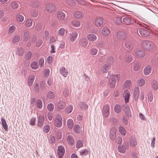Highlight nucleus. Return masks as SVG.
Here are the masks:
<instances>
[{
  "label": "nucleus",
  "instance_id": "56",
  "mask_svg": "<svg viewBox=\"0 0 158 158\" xmlns=\"http://www.w3.org/2000/svg\"><path fill=\"white\" fill-rule=\"evenodd\" d=\"M16 27L14 26H12L10 27L9 29L8 33L9 34H12L13 33L16 29Z\"/></svg>",
  "mask_w": 158,
  "mask_h": 158
},
{
  "label": "nucleus",
  "instance_id": "22",
  "mask_svg": "<svg viewBox=\"0 0 158 158\" xmlns=\"http://www.w3.org/2000/svg\"><path fill=\"white\" fill-rule=\"evenodd\" d=\"M88 41L86 38L81 39L79 42V44L83 47H85L88 44Z\"/></svg>",
  "mask_w": 158,
  "mask_h": 158
},
{
  "label": "nucleus",
  "instance_id": "15",
  "mask_svg": "<svg viewBox=\"0 0 158 158\" xmlns=\"http://www.w3.org/2000/svg\"><path fill=\"white\" fill-rule=\"evenodd\" d=\"M110 64H104L101 67L100 70L102 73H105L110 69Z\"/></svg>",
  "mask_w": 158,
  "mask_h": 158
},
{
  "label": "nucleus",
  "instance_id": "64",
  "mask_svg": "<svg viewBox=\"0 0 158 158\" xmlns=\"http://www.w3.org/2000/svg\"><path fill=\"white\" fill-rule=\"evenodd\" d=\"M37 106L38 108L41 109L42 107V101L40 100H39L37 102Z\"/></svg>",
  "mask_w": 158,
  "mask_h": 158
},
{
  "label": "nucleus",
  "instance_id": "46",
  "mask_svg": "<svg viewBox=\"0 0 158 158\" xmlns=\"http://www.w3.org/2000/svg\"><path fill=\"white\" fill-rule=\"evenodd\" d=\"M98 51V50L97 49L94 48H93L90 49L89 52L90 55L94 56L97 54Z\"/></svg>",
  "mask_w": 158,
  "mask_h": 158
},
{
  "label": "nucleus",
  "instance_id": "51",
  "mask_svg": "<svg viewBox=\"0 0 158 158\" xmlns=\"http://www.w3.org/2000/svg\"><path fill=\"white\" fill-rule=\"evenodd\" d=\"M32 20L31 19H28L26 21L25 24L27 27H31L32 24Z\"/></svg>",
  "mask_w": 158,
  "mask_h": 158
},
{
  "label": "nucleus",
  "instance_id": "40",
  "mask_svg": "<svg viewBox=\"0 0 158 158\" xmlns=\"http://www.w3.org/2000/svg\"><path fill=\"white\" fill-rule=\"evenodd\" d=\"M67 141L68 143L71 145H73L74 143V140L72 136L71 135H69L68 136Z\"/></svg>",
  "mask_w": 158,
  "mask_h": 158
},
{
  "label": "nucleus",
  "instance_id": "19",
  "mask_svg": "<svg viewBox=\"0 0 158 158\" xmlns=\"http://www.w3.org/2000/svg\"><path fill=\"white\" fill-rule=\"evenodd\" d=\"M57 154L59 156H64L65 153V149L63 146H60L58 147Z\"/></svg>",
  "mask_w": 158,
  "mask_h": 158
},
{
  "label": "nucleus",
  "instance_id": "47",
  "mask_svg": "<svg viewBox=\"0 0 158 158\" xmlns=\"http://www.w3.org/2000/svg\"><path fill=\"white\" fill-rule=\"evenodd\" d=\"M47 97L49 99H53L54 98L55 95L53 92L50 91L47 93Z\"/></svg>",
  "mask_w": 158,
  "mask_h": 158
},
{
  "label": "nucleus",
  "instance_id": "12",
  "mask_svg": "<svg viewBox=\"0 0 158 158\" xmlns=\"http://www.w3.org/2000/svg\"><path fill=\"white\" fill-rule=\"evenodd\" d=\"M73 15L74 17L77 19H81L84 16V14L81 11H76L73 12Z\"/></svg>",
  "mask_w": 158,
  "mask_h": 158
},
{
  "label": "nucleus",
  "instance_id": "38",
  "mask_svg": "<svg viewBox=\"0 0 158 158\" xmlns=\"http://www.w3.org/2000/svg\"><path fill=\"white\" fill-rule=\"evenodd\" d=\"M133 59V57L131 55L127 54L126 56L125 61L126 62L129 63L132 61Z\"/></svg>",
  "mask_w": 158,
  "mask_h": 158
},
{
  "label": "nucleus",
  "instance_id": "34",
  "mask_svg": "<svg viewBox=\"0 0 158 158\" xmlns=\"http://www.w3.org/2000/svg\"><path fill=\"white\" fill-rule=\"evenodd\" d=\"M132 85L131 81V80H127L123 84V86L124 88H129Z\"/></svg>",
  "mask_w": 158,
  "mask_h": 158
},
{
  "label": "nucleus",
  "instance_id": "50",
  "mask_svg": "<svg viewBox=\"0 0 158 158\" xmlns=\"http://www.w3.org/2000/svg\"><path fill=\"white\" fill-rule=\"evenodd\" d=\"M74 123L73 121L71 119H69L67 121V126L69 129H72L73 128Z\"/></svg>",
  "mask_w": 158,
  "mask_h": 158
},
{
  "label": "nucleus",
  "instance_id": "61",
  "mask_svg": "<svg viewBox=\"0 0 158 158\" xmlns=\"http://www.w3.org/2000/svg\"><path fill=\"white\" fill-rule=\"evenodd\" d=\"M54 108V105L52 103H50L47 106V108L48 110L50 111H52L53 110Z\"/></svg>",
  "mask_w": 158,
  "mask_h": 158
},
{
  "label": "nucleus",
  "instance_id": "28",
  "mask_svg": "<svg viewBox=\"0 0 158 158\" xmlns=\"http://www.w3.org/2000/svg\"><path fill=\"white\" fill-rule=\"evenodd\" d=\"M102 33L104 36H107L110 34V32L107 28L104 27L102 28Z\"/></svg>",
  "mask_w": 158,
  "mask_h": 158
},
{
  "label": "nucleus",
  "instance_id": "52",
  "mask_svg": "<svg viewBox=\"0 0 158 158\" xmlns=\"http://www.w3.org/2000/svg\"><path fill=\"white\" fill-rule=\"evenodd\" d=\"M37 37L36 36L34 35H31L29 39V43H30V44H33V43L35 42L37 40Z\"/></svg>",
  "mask_w": 158,
  "mask_h": 158
},
{
  "label": "nucleus",
  "instance_id": "21",
  "mask_svg": "<svg viewBox=\"0 0 158 158\" xmlns=\"http://www.w3.org/2000/svg\"><path fill=\"white\" fill-rule=\"evenodd\" d=\"M124 111L128 117L131 116V113L130 110V107L128 105H127L124 109Z\"/></svg>",
  "mask_w": 158,
  "mask_h": 158
},
{
  "label": "nucleus",
  "instance_id": "27",
  "mask_svg": "<svg viewBox=\"0 0 158 158\" xmlns=\"http://www.w3.org/2000/svg\"><path fill=\"white\" fill-rule=\"evenodd\" d=\"M151 86L152 88L155 90H156L158 89V83L156 80H153L151 83Z\"/></svg>",
  "mask_w": 158,
  "mask_h": 158
},
{
  "label": "nucleus",
  "instance_id": "3",
  "mask_svg": "<svg viewBox=\"0 0 158 158\" xmlns=\"http://www.w3.org/2000/svg\"><path fill=\"white\" fill-rule=\"evenodd\" d=\"M139 36L143 37H147L150 35L149 30L146 28H142L139 29V32H137Z\"/></svg>",
  "mask_w": 158,
  "mask_h": 158
},
{
  "label": "nucleus",
  "instance_id": "39",
  "mask_svg": "<svg viewBox=\"0 0 158 158\" xmlns=\"http://www.w3.org/2000/svg\"><path fill=\"white\" fill-rule=\"evenodd\" d=\"M145 83V81L143 78H140L137 81V84L139 86H143Z\"/></svg>",
  "mask_w": 158,
  "mask_h": 158
},
{
  "label": "nucleus",
  "instance_id": "53",
  "mask_svg": "<svg viewBox=\"0 0 158 158\" xmlns=\"http://www.w3.org/2000/svg\"><path fill=\"white\" fill-rule=\"evenodd\" d=\"M72 25L75 27H79L81 25V23L80 21L77 20H75L72 22Z\"/></svg>",
  "mask_w": 158,
  "mask_h": 158
},
{
  "label": "nucleus",
  "instance_id": "9",
  "mask_svg": "<svg viewBox=\"0 0 158 158\" xmlns=\"http://www.w3.org/2000/svg\"><path fill=\"white\" fill-rule=\"evenodd\" d=\"M135 55L136 57L138 58L143 57L145 55V51L143 50L138 49L135 52Z\"/></svg>",
  "mask_w": 158,
  "mask_h": 158
},
{
  "label": "nucleus",
  "instance_id": "32",
  "mask_svg": "<svg viewBox=\"0 0 158 158\" xmlns=\"http://www.w3.org/2000/svg\"><path fill=\"white\" fill-rule=\"evenodd\" d=\"M35 76L33 75H31L29 76L28 79V83L29 86H31L32 85Z\"/></svg>",
  "mask_w": 158,
  "mask_h": 158
},
{
  "label": "nucleus",
  "instance_id": "49",
  "mask_svg": "<svg viewBox=\"0 0 158 158\" xmlns=\"http://www.w3.org/2000/svg\"><path fill=\"white\" fill-rule=\"evenodd\" d=\"M79 107L82 110H86L88 108V105L83 102H81L80 103Z\"/></svg>",
  "mask_w": 158,
  "mask_h": 158
},
{
  "label": "nucleus",
  "instance_id": "35",
  "mask_svg": "<svg viewBox=\"0 0 158 158\" xmlns=\"http://www.w3.org/2000/svg\"><path fill=\"white\" fill-rule=\"evenodd\" d=\"M1 120L2 124L3 127L5 131H8V126L5 120L2 117V118Z\"/></svg>",
  "mask_w": 158,
  "mask_h": 158
},
{
  "label": "nucleus",
  "instance_id": "58",
  "mask_svg": "<svg viewBox=\"0 0 158 158\" xmlns=\"http://www.w3.org/2000/svg\"><path fill=\"white\" fill-rule=\"evenodd\" d=\"M80 153L82 155L85 156L88 155L89 153L90 152L88 150H81Z\"/></svg>",
  "mask_w": 158,
  "mask_h": 158
},
{
  "label": "nucleus",
  "instance_id": "59",
  "mask_svg": "<svg viewBox=\"0 0 158 158\" xmlns=\"http://www.w3.org/2000/svg\"><path fill=\"white\" fill-rule=\"evenodd\" d=\"M50 129V127L48 125H46L43 128V131L45 133H48Z\"/></svg>",
  "mask_w": 158,
  "mask_h": 158
},
{
  "label": "nucleus",
  "instance_id": "23",
  "mask_svg": "<svg viewBox=\"0 0 158 158\" xmlns=\"http://www.w3.org/2000/svg\"><path fill=\"white\" fill-rule=\"evenodd\" d=\"M87 38L89 41H94L96 40L97 36L93 34H89L87 35Z\"/></svg>",
  "mask_w": 158,
  "mask_h": 158
},
{
  "label": "nucleus",
  "instance_id": "14",
  "mask_svg": "<svg viewBox=\"0 0 158 158\" xmlns=\"http://www.w3.org/2000/svg\"><path fill=\"white\" fill-rule=\"evenodd\" d=\"M123 23L126 25H130L132 23V18L128 16L124 17L123 19Z\"/></svg>",
  "mask_w": 158,
  "mask_h": 158
},
{
  "label": "nucleus",
  "instance_id": "60",
  "mask_svg": "<svg viewBox=\"0 0 158 158\" xmlns=\"http://www.w3.org/2000/svg\"><path fill=\"white\" fill-rule=\"evenodd\" d=\"M83 144V143L82 140H79L77 143L76 144L77 148H78L82 146Z\"/></svg>",
  "mask_w": 158,
  "mask_h": 158
},
{
  "label": "nucleus",
  "instance_id": "25",
  "mask_svg": "<svg viewBox=\"0 0 158 158\" xmlns=\"http://www.w3.org/2000/svg\"><path fill=\"white\" fill-rule=\"evenodd\" d=\"M78 35V33L77 32H73L70 35V41L74 42L76 39Z\"/></svg>",
  "mask_w": 158,
  "mask_h": 158
},
{
  "label": "nucleus",
  "instance_id": "42",
  "mask_svg": "<svg viewBox=\"0 0 158 158\" xmlns=\"http://www.w3.org/2000/svg\"><path fill=\"white\" fill-rule=\"evenodd\" d=\"M4 13L3 10H0V19H1V21L2 22H6L7 20V18L6 17H3Z\"/></svg>",
  "mask_w": 158,
  "mask_h": 158
},
{
  "label": "nucleus",
  "instance_id": "4",
  "mask_svg": "<svg viewBox=\"0 0 158 158\" xmlns=\"http://www.w3.org/2000/svg\"><path fill=\"white\" fill-rule=\"evenodd\" d=\"M61 116L58 114L56 115L54 120V123L55 126L58 127H60L62 125Z\"/></svg>",
  "mask_w": 158,
  "mask_h": 158
},
{
  "label": "nucleus",
  "instance_id": "37",
  "mask_svg": "<svg viewBox=\"0 0 158 158\" xmlns=\"http://www.w3.org/2000/svg\"><path fill=\"white\" fill-rule=\"evenodd\" d=\"M24 52V51L23 49L21 48H19L17 49L16 53L18 56H21L23 55Z\"/></svg>",
  "mask_w": 158,
  "mask_h": 158
},
{
  "label": "nucleus",
  "instance_id": "26",
  "mask_svg": "<svg viewBox=\"0 0 158 158\" xmlns=\"http://www.w3.org/2000/svg\"><path fill=\"white\" fill-rule=\"evenodd\" d=\"M133 94L135 98H138L139 95V89L138 87H136L134 88Z\"/></svg>",
  "mask_w": 158,
  "mask_h": 158
},
{
  "label": "nucleus",
  "instance_id": "45",
  "mask_svg": "<svg viewBox=\"0 0 158 158\" xmlns=\"http://www.w3.org/2000/svg\"><path fill=\"white\" fill-rule=\"evenodd\" d=\"M30 67L32 69H38L39 65L36 62L34 61L31 62L30 64Z\"/></svg>",
  "mask_w": 158,
  "mask_h": 158
},
{
  "label": "nucleus",
  "instance_id": "18",
  "mask_svg": "<svg viewBox=\"0 0 158 158\" xmlns=\"http://www.w3.org/2000/svg\"><path fill=\"white\" fill-rule=\"evenodd\" d=\"M65 106V102L62 101H59L56 104V106L59 110L64 109Z\"/></svg>",
  "mask_w": 158,
  "mask_h": 158
},
{
  "label": "nucleus",
  "instance_id": "29",
  "mask_svg": "<svg viewBox=\"0 0 158 158\" xmlns=\"http://www.w3.org/2000/svg\"><path fill=\"white\" fill-rule=\"evenodd\" d=\"M133 45L132 41L130 40H126L125 44L126 48L129 49H131L133 47Z\"/></svg>",
  "mask_w": 158,
  "mask_h": 158
},
{
  "label": "nucleus",
  "instance_id": "33",
  "mask_svg": "<svg viewBox=\"0 0 158 158\" xmlns=\"http://www.w3.org/2000/svg\"><path fill=\"white\" fill-rule=\"evenodd\" d=\"M60 72L61 74L65 77L67 76L68 74L67 70L64 67H61L60 69Z\"/></svg>",
  "mask_w": 158,
  "mask_h": 158
},
{
  "label": "nucleus",
  "instance_id": "55",
  "mask_svg": "<svg viewBox=\"0 0 158 158\" xmlns=\"http://www.w3.org/2000/svg\"><path fill=\"white\" fill-rule=\"evenodd\" d=\"M10 6L13 9L16 10L18 7L19 5L16 2H12L10 3Z\"/></svg>",
  "mask_w": 158,
  "mask_h": 158
},
{
  "label": "nucleus",
  "instance_id": "36",
  "mask_svg": "<svg viewBox=\"0 0 158 158\" xmlns=\"http://www.w3.org/2000/svg\"><path fill=\"white\" fill-rule=\"evenodd\" d=\"M129 143L130 146L132 147H135L137 144V142L136 139L132 138L130 139Z\"/></svg>",
  "mask_w": 158,
  "mask_h": 158
},
{
  "label": "nucleus",
  "instance_id": "13",
  "mask_svg": "<svg viewBox=\"0 0 158 158\" xmlns=\"http://www.w3.org/2000/svg\"><path fill=\"white\" fill-rule=\"evenodd\" d=\"M130 94V92L128 90H125L123 92V96L124 98L125 102L126 103L129 102Z\"/></svg>",
  "mask_w": 158,
  "mask_h": 158
},
{
  "label": "nucleus",
  "instance_id": "16",
  "mask_svg": "<svg viewBox=\"0 0 158 158\" xmlns=\"http://www.w3.org/2000/svg\"><path fill=\"white\" fill-rule=\"evenodd\" d=\"M116 129L114 127L111 129L110 131V138L112 140H114L116 137Z\"/></svg>",
  "mask_w": 158,
  "mask_h": 158
},
{
  "label": "nucleus",
  "instance_id": "62",
  "mask_svg": "<svg viewBox=\"0 0 158 158\" xmlns=\"http://www.w3.org/2000/svg\"><path fill=\"white\" fill-rule=\"evenodd\" d=\"M66 2L69 5L73 6L75 4V1L74 0H65Z\"/></svg>",
  "mask_w": 158,
  "mask_h": 158
},
{
  "label": "nucleus",
  "instance_id": "20",
  "mask_svg": "<svg viewBox=\"0 0 158 158\" xmlns=\"http://www.w3.org/2000/svg\"><path fill=\"white\" fill-rule=\"evenodd\" d=\"M152 71V67L150 65L146 66L143 70V73L146 75H148L150 74Z\"/></svg>",
  "mask_w": 158,
  "mask_h": 158
},
{
  "label": "nucleus",
  "instance_id": "7",
  "mask_svg": "<svg viewBox=\"0 0 158 158\" xmlns=\"http://www.w3.org/2000/svg\"><path fill=\"white\" fill-rule=\"evenodd\" d=\"M104 23V19L101 17H97L94 20V25L97 27L102 26Z\"/></svg>",
  "mask_w": 158,
  "mask_h": 158
},
{
  "label": "nucleus",
  "instance_id": "63",
  "mask_svg": "<svg viewBox=\"0 0 158 158\" xmlns=\"http://www.w3.org/2000/svg\"><path fill=\"white\" fill-rule=\"evenodd\" d=\"M49 142L52 143L55 142V138L54 136L52 135H50L48 138Z\"/></svg>",
  "mask_w": 158,
  "mask_h": 158
},
{
  "label": "nucleus",
  "instance_id": "11",
  "mask_svg": "<svg viewBox=\"0 0 158 158\" xmlns=\"http://www.w3.org/2000/svg\"><path fill=\"white\" fill-rule=\"evenodd\" d=\"M29 34L28 31H23L21 35V40L23 41L27 42L29 38Z\"/></svg>",
  "mask_w": 158,
  "mask_h": 158
},
{
  "label": "nucleus",
  "instance_id": "54",
  "mask_svg": "<svg viewBox=\"0 0 158 158\" xmlns=\"http://www.w3.org/2000/svg\"><path fill=\"white\" fill-rule=\"evenodd\" d=\"M140 67V64L139 63H137L135 64L134 66L133 70L135 71H138L139 70Z\"/></svg>",
  "mask_w": 158,
  "mask_h": 158
},
{
  "label": "nucleus",
  "instance_id": "48",
  "mask_svg": "<svg viewBox=\"0 0 158 158\" xmlns=\"http://www.w3.org/2000/svg\"><path fill=\"white\" fill-rule=\"evenodd\" d=\"M65 31V29L64 28L62 27L61 28L59 29L58 31L57 35L60 36H62L64 35Z\"/></svg>",
  "mask_w": 158,
  "mask_h": 158
},
{
  "label": "nucleus",
  "instance_id": "43",
  "mask_svg": "<svg viewBox=\"0 0 158 158\" xmlns=\"http://www.w3.org/2000/svg\"><path fill=\"white\" fill-rule=\"evenodd\" d=\"M119 132L123 135H125L127 133L126 129L122 126H120L118 128Z\"/></svg>",
  "mask_w": 158,
  "mask_h": 158
},
{
  "label": "nucleus",
  "instance_id": "10",
  "mask_svg": "<svg viewBox=\"0 0 158 158\" xmlns=\"http://www.w3.org/2000/svg\"><path fill=\"white\" fill-rule=\"evenodd\" d=\"M127 37L126 34L123 31H118L117 33V38L121 40H125L126 39Z\"/></svg>",
  "mask_w": 158,
  "mask_h": 158
},
{
  "label": "nucleus",
  "instance_id": "41",
  "mask_svg": "<svg viewBox=\"0 0 158 158\" xmlns=\"http://www.w3.org/2000/svg\"><path fill=\"white\" fill-rule=\"evenodd\" d=\"M114 110L115 112L117 113H120L122 110L121 106L118 104H116L114 106Z\"/></svg>",
  "mask_w": 158,
  "mask_h": 158
},
{
  "label": "nucleus",
  "instance_id": "5",
  "mask_svg": "<svg viewBox=\"0 0 158 158\" xmlns=\"http://www.w3.org/2000/svg\"><path fill=\"white\" fill-rule=\"evenodd\" d=\"M44 9L47 12L51 13L53 12L55 10V6L53 4L48 3L45 5Z\"/></svg>",
  "mask_w": 158,
  "mask_h": 158
},
{
  "label": "nucleus",
  "instance_id": "30",
  "mask_svg": "<svg viewBox=\"0 0 158 158\" xmlns=\"http://www.w3.org/2000/svg\"><path fill=\"white\" fill-rule=\"evenodd\" d=\"M20 40V36L19 35H14L12 38V42L13 44H17Z\"/></svg>",
  "mask_w": 158,
  "mask_h": 158
},
{
  "label": "nucleus",
  "instance_id": "31",
  "mask_svg": "<svg viewBox=\"0 0 158 158\" xmlns=\"http://www.w3.org/2000/svg\"><path fill=\"white\" fill-rule=\"evenodd\" d=\"M81 126L79 125H76L74 126L73 130L74 132L77 133H79L81 131Z\"/></svg>",
  "mask_w": 158,
  "mask_h": 158
},
{
  "label": "nucleus",
  "instance_id": "24",
  "mask_svg": "<svg viewBox=\"0 0 158 158\" xmlns=\"http://www.w3.org/2000/svg\"><path fill=\"white\" fill-rule=\"evenodd\" d=\"M44 118L41 115L39 116L38 121H37L38 126L40 127H42L44 123Z\"/></svg>",
  "mask_w": 158,
  "mask_h": 158
},
{
  "label": "nucleus",
  "instance_id": "6",
  "mask_svg": "<svg viewBox=\"0 0 158 158\" xmlns=\"http://www.w3.org/2000/svg\"><path fill=\"white\" fill-rule=\"evenodd\" d=\"M129 147V145L126 142L124 143L122 145H120L118 147V151L121 153H124L126 152V150Z\"/></svg>",
  "mask_w": 158,
  "mask_h": 158
},
{
  "label": "nucleus",
  "instance_id": "44",
  "mask_svg": "<svg viewBox=\"0 0 158 158\" xmlns=\"http://www.w3.org/2000/svg\"><path fill=\"white\" fill-rule=\"evenodd\" d=\"M16 20L18 22H22L24 21V18L22 15L18 14L16 16Z\"/></svg>",
  "mask_w": 158,
  "mask_h": 158
},
{
  "label": "nucleus",
  "instance_id": "8",
  "mask_svg": "<svg viewBox=\"0 0 158 158\" xmlns=\"http://www.w3.org/2000/svg\"><path fill=\"white\" fill-rule=\"evenodd\" d=\"M109 110L110 106L108 104H106L104 106L102 110V113L104 117H108L109 114Z\"/></svg>",
  "mask_w": 158,
  "mask_h": 158
},
{
  "label": "nucleus",
  "instance_id": "2",
  "mask_svg": "<svg viewBox=\"0 0 158 158\" xmlns=\"http://www.w3.org/2000/svg\"><path fill=\"white\" fill-rule=\"evenodd\" d=\"M120 75H115L112 76L109 80L108 85L109 86L112 88H114L116 84V80H119Z\"/></svg>",
  "mask_w": 158,
  "mask_h": 158
},
{
  "label": "nucleus",
  "instance_id": "57",
  "mask_svg": "<svg viewBox=\"0 0 158 158\" xmlns=\"http://www.w3.org/2000/svg\"><path fill=\"white\" fill-rule=\"evenodd\" d=\"M115 23L118 25L122 23V18L120 16H118L116 18Z\"/></svg>",
  "mask_w": 158,
  "mask_h": 158
},
{
  "label": "nucleus",
  "instance_id": "17",
  "mask_svg": "<svg viewBox=\"0 0 158 158\" xmlns=\"http://www.w3.org/2000/svg\"><path fill=\"white\" fill-rule=\"evenodd\" d=\"M56 16L60 21H63L65 18V14L61 11H59L56 14Z\"/></svg>",
  "mask_w": 158,
  "mask_h": 158
},
{
  "label": "nucleus",
  "instance_id": "1",
  "mask_svg": "<svg viewBox=\"0 0 158 158\" xmlns=\"http://www.w3.org/2000/svg\"><path fill=\"white\" fill-rule=\"evenodd\" d=\"M142 46L146 50L148 51H150L154 49L155 45L154 43L148 41H144L142 42Z\"/></svg>",
  "mask_w": 158,
  "mask_h": 158
}]
</instances>
